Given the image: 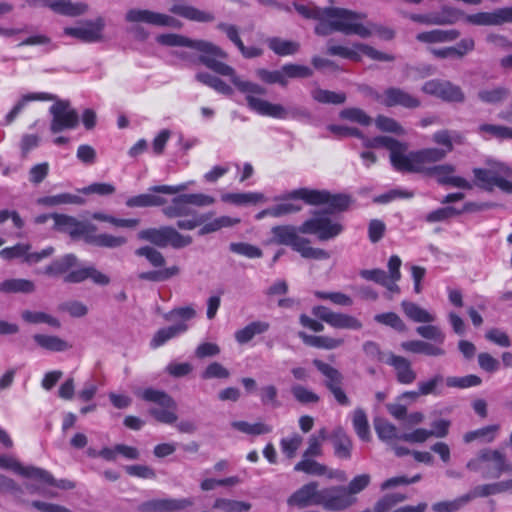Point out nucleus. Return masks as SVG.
<instances>
[{"mask_svg": "<svg viewBox=\"0 0 512 512\" xmlns=\"http://www.w3.org/2000/svg\"><path fill=\"white\" fill-rule=\"evenodd\" d=\"M367 148L385 147L390 151L392 166L400 172L425 173L432 163L438 162L445 157V152L439 148H426L416 152L407 151V145L388 136L374 137L373 140H366Z\"/></svg>", "mask_w": 512, "mask_h": 512, "instance_id": "obj_1", "label": "nucleus"}, {"mask_svg": "<svg viewBox=\"0 0 512 512\" xmlns=\"http://www.w3.org/2000/svg\"><path fill=\"white\" fill-rule=\"evenodd\" d=\"M232 83L239 91L245 94L248 108L261 116H268L281 120L307 118L310 116L309 112L304 108H286L281 104L271 103L260 98L259 96H264L266 94V89L259 84L250 81H243L238 76L233 77Z\"/></svg>", "mask_w": 512, "mask_h": 512, "instance_id": "obj_2", "label": "nucleus"}, {"mask_svg": "<svg viewBox=\"0 0 512 512\" xmlns=\"http://www.w3.org/2000/svg\"><path fill=\"white\" fill-rule=\"evenodd\" d=\"M157 42L166 46L188 47L199 51L202 55H200L197 60L207 68L220 75L229 76L231 78V82L233 81V77L236 76L235 70L221 61V59H225L227 57L226 52L211 42L192 40L188 37L173 33L159 35L157 37Z\"/></svg>", "mask_w": 512, "mask_h": 512, "instance_id": "obj_3", "label": "nucleus"}, {"mask_svg": "<svg viewBox=\"0 0 512 512\" xmlns=\"http://www.w3.org/2000/svg\"><path fill=\"white\" fill-rule=\"evenodd\" d=\"M333 31H338L345 35H358L362 38H367L371 35V31L361 22L359 14L343 8H325L324 19L315 26V33L327 36Z\"/></svg>", "mask_w": 512, "mask_h": 512, "instance_id": "obj_4", "label": "nucleus"}, {"mask_svg": "<svg viewBox=\"0 0 512 512\" xmlns=\"http://www.w3.org/2000/svg\"><path fill=\"white\" fill-rule=\"evenodd\" d=\"M300 233V226H274L271 229V242L278 245L289 246L305 259L327 260L330 258L328 251L310 246V240L300 236Z\"/></svg>", "mask_w": 512, "mask_h": 512, "instance_id": "obj_5", "label": "nucleus"}, {"mask_svg": "<svg viewBox=\"0 0 512 512\" xmlns=\"http://www.w3.org/2000/svg\"><path fill=\"white\" fill-rule=\"evenodd\" d=\"M466 468L481 472L484 479H498L503 473H512V464L507 463L506 456L499 450L482 449L475 458L470 459Z\"/></svg>", "mask_w": 512, "mask_h": 512, "instance_id": "obj_6", "label": "nucleus"}, {"mask_svg": "<svg viewBox=\"0 0 512 512\" xmlns=\"http://www.w3.org/2000/svg\"><path fill=\"white\" fill-rule=\"evenodd\" d=\"M134 394L146 402L155 403L159 406L158 408H151L149 410V414L153 416L158 422L164 424H173L177 421V403L165 391L154 388H146L136 389Z\"/></svg>", "mask_w": 512, "mask_h": 512, "instance_id": "obj_7", "label": "nucleus"}, {"mask_svg": "<svg viewBox=\"0 0 512 512\" xmlns=\"http://www.w3.org/2000/svg\"><path fill=\"white\" fill-rule=\"evenodd\" d=\"M473 174L480 188L491 191L498 187L503 192L512 194V181L508 180L512 178V168L506 164L493 162L488 169H473Z\"/></svg>", "mask_w": 512, "mask_h": 512, "instance_id": "obj_8", "label": "nucleus"}, {"mask_svg": "<svg viewBox=\"0 0 512 512\" xmlns=\"http://www.w3.org/2000/svg\"><path fill=\"white\" fill-rule=\"evenodd\" d=\"M344 230L343 224L327 211H319L300 225L301 234L316 235L319 241H328L339 236Z\"/></svg>", "mask_w": 512, "mask_h": 512, "instance_id": "obj_9", "label": "nucleus"}, {"mask_svg": "<svg viewBox=\"0 0 512 512\" xmlns=\"http://www.w3.org/2000/svg\"><path fill=\"white\" fill-rule=\"evenodd\" d=\"M194 181L184 182L178 185H156L148 189V193L132 196L127 199L126 206L134 207H159L164 206L167 200L157 194L175 195L187 190Z\"/></svg>", "mask_w": 512, "mask_h": 512, "instance_id": "obj_10", "label": "nucleus"}, {"mask_svg": "<svg viewBox=\"0 0 512 512\" xmlns=\"http://www.w3.org/2000/svg\"><path fill=\"white\" fill-rule=\"evenodd\" d=\"M138 238L161 248L170 245L175 249H181L192 243L191 236L183 235L170 226L141 230L138 233Z\"/></svg>", "mask_w": 512, "mask_h": 512, "instance_id": "obj_11", "label": "nucleus"}, {"mask_svg": "<svg viewBox=\"0 0 512 512\" xmlns=\"http://www.w3.org/2000/svg\"><path fill=\"white\" fill-rule=\"evenodd\" d=\"M55 103L50 106L51 115L50 131L52 134H59L65 130H73L79 125V114L71 106L68 100H60L57 97Z\"/></svg>", "mask_w": 512, "mask_h": 512, "instance_id": "obj_12", "label": "nucleus"}, {"mask_svg": "<svg viewBox=\"0 0 512 512\" xmlns=\"http://www.w3.org/2000/svg\"><path fill=\"white\" fill-rule=\"evenodd\" d=\"M292 197L303 198V201L309 205H328L331 211H344L346 210L351 199L343 194H330L327 191H319L308 188H300L297 192L292 194Z\"/></svg>", "mask_w": 512, "mask_h": 512, "instance_id": "obj_13", "label": "nucleus"}, {"mask_svg": "<svg viewBox=\"0 0 512 512\" xmlns=\"http://www.w3.org/2000/svg\"><path fill=\"white\" fill-rule=\"evenodd\" d=\"M327 53L332 56H339L353 61H360L361 53L376 61L389 62L394 60V56L378 51L363 43H355L352 48L342 45H328Z\"/></svg>", "mask_w": 512, "mask_h": 512, "instance_id": "obj_14", "label": "nucleus"}, {"mask_svg": "<svg viewBox=\"0 0 512 512\" xmlns=\"http://www.w3.org/2000/svg\"><path fill=\"white\" fill-rule=\"evenodd\" d=\"M105 20L98 17L95 20L79 22L76 26L65 27L63 34L83 43H96L103 40Z\"/></svg>", "mask_w": 512, "mask_h": 512, "instance_id": "obj_15", "label": "nucleus"}, {"mask_svg": "<svg viewBox=\"0 0 512 512\" xmlns=\"http://www.w3.org/2000/svg\"><path fill=\"white\" fill-rule=\"evenodd\" d=\"M311 312L313 316L335 329L360 330L363 326L362 322L356 317L335 312L324 305L314 306Z\"/></svg>", "mask_w": 512, "mask_h": 512, "instance_id": "obj_16", "label": "nucleus"}, {"mask_svg": "<svg viewBox=\"0 0 512 512\" xmlns=\"http://www.w3.org/2000/svg\"><path fill=\"white\" fill-rule=\"evenodd\" d=\"M54 253V248L49 246L39 252H32L31 245L26 243H17L12 247H6L0 251V258L4 260L21 259L28 265H34L50 257Z\"/></svg>", "mask_w": 512, "mask_h": 512, "instance_id": "obj_17", "label": "nucleus"}, {"mask_svg": "<svg viewBox=\"0 0 512 512\" xmlns=\"http://www.w3.org/2000/svg\"><path fill=\"white\" fill-rule=\"evenodd\" d=\"M356 498L344 486H331L321 489L320 506L329 511H342L351 507Z\"/></svg>", "mask_w": 512, "mask_h": 512, "instance_id": "obj_18", "label": "nucleus"}, {"mask_svg": "<svg viewBox=\"0 0 512 512\" xmlns=\"http://www.w3.org/2000/svg\"><path fill=\"white\" fill-rule=\"evenodd\" d=\"M422 91L446 102L462 103L465 100L461 87L446 80H429L422 86Z\"/></svg>", "mask_w": 512, "mask_h": 512, "instance_id": "obj_19", "label": "nucleus"}, {"mask_svg": "<svg viewBox=\"0 0 512 512\" xmlns=\"http://www.w3.org/2000/svg\"><path fill=\"white\" fill-rule=\"evenodd\" d=\"M368 90L371 96L387 107L402 106L404 108L414 109L420 106L418 98L400 88L390 87L386 89L383 94H379L370 88Z\"/></svg>", "mask_w": 512, "mask_h": 512, "instance_id": "obj_20", "label": "nucleus"}, {"mask_svg": "<svg viewBox=\"0 0 512 512\" xmlns=\"http://www.w3.org/2000/svg\"><path fill=\"white\" fill-rule=\"evenodd\" d=\"M131 23H146L154 26L180 28L179 20L167 14L154 12L147 9H130L125 16Z\"/></svg>", "mask_w": 512, "mask_h": 512, "instance_id": "obj_21", "label": "nucleus"}, {"mask_svg": "<svg viewBox=\"0 0 512 512\" xmlns=\"http://www.w3.org/2000/svg\"><path fill=\"white\" fill-rule=\"evenodd\" d=\"M465 21L477 26H499L512 22V6L499 8L493 12H478L465 16Z\"/></svg>", "mask_w": 512, "mask_h": 512, "instance_id": "obj_22", "label": "nucleus"}, {"mask_svg": "<svg viewBox=\"0 0 512 512\" xmlns=\"http://www.w3.org/2000/svg\"><path fill=\"white\" fill-rule=\"evenodd\" d=\"M55 227L63 232L69 233L72 237L82 236L86 239L89 233L96 231V226L90 223L78 221L76 218L64 214H52Z\"/></svg>", "mask_w": 512, "mask_h": 512, "instance_id": "obj_23", "label": "nucleus"}, {"mask_svg": "<svg viewBox=\"0 0 512 512\" xmlns=\"http://www.w3.org/2000/svg\"><path fill=\"white\" fill-rule=\"evenodd\" d=\"M455 167L450 164L432 166L427 175L434 176L440 185H450L455 188L472 189V184L463 177L455 176Z\"/></svg>", "mask_w": 512, "mask_h": 512, "instance_id": "obj_24", "label": "nucleus"}, {"mask_svg": "<svg viewBox=\"0 0 512 512\" xmlns=\"http://www.w3.org/2000/svg\"><path fill=\"white\" fill-rule=\"evenodd\" d=\"M321 490L318 489V483L315 481L309 482L298 490H296L287 500L290 506L304 508L310 505H320Z\"/></svg>", "mask_w": 512, "mask_h": 512, "instance_id": "obj_25", "label": "nucleus"}, {"mask_svg": "<svg viewBox=\"0 0 512 512\" xmlns=\"http://www.w3.org/2000/svg\"><path fill=\"white\" fill-rule=\"evenodd\" d=\"M294 470L303 472L313 476H326L329 479L344 480L346 478L345 472L341 470H331L324 464H321L312 458H302L295 466Z\"/></svg>", "mask_w": 512, "mask_h": 512, "instance_id": "obj_26", "label": "nucleus"}, {"mask_svg": "<svg viewBox=\"0 0 512 512\" xmlns=\"http://www.w3.org/2000/svg\"><path fill=\"white\" fill-rule=\"evenodd\" d=\"M190 498L181 499H154L143 504V510L146 512H177L193 505Z\"/></svg>", "mask_w": 512, "mask_h": 512, "instance_id": "obj_27", "label": "nucleus"}, {"mask_svg": "<svg viewBox=\"0 0 512 512\" xmlns=\"http://www.w3.org/2000/svg\"><path fill=\"white\" fill-rule=\"evenodd\" d=\"M86 279H91L95 284L102 286L110 283V278L106 274L97 270L94 266L79 267L70 271L64 277V281L67 283H80Z\"/></svg>", "mask_w": 512, "mask_h": 512, "instance_id": "obj_28", "label": "nucleus"}, {"mask_svg": "<svg viewBox=\"0 0 512 512\" xmlns=\"http://www.w3.org/2000/svg\"><path fill=\"white\" fill-rule=\"evenodd\" d=\"M385 361L394 368L399 383L409 385L416 380L417 374L407 358L391 353Z\"/></svg>", "mask_w": 512, "mask_h": 512, "instance_id": "obj_29", "label": "nucleus"}, {"mask_svg": "<svg viewBox=\"0 0 512 512\" xmlns=\"http://www.w3.org/2000/svg\"><path fill=\"white\" fill-rule=\"evenodd\" d=\"M170 12L181 16L185 19L195 22H211L214 20V15L210 12L199 10L183 1L177 0L170 7Z\"/></svg>", "mask_w": 512, "mask_h": 512, "instance_id": "obj_30", "label": "nucleus"}, {"mask_svg": "<svg viewBox=\"0 0 512 512\" xmlns=\"http://www.w3.org/2000/svg\"><path fill=\"white\" fill-rule=\"evenodd\" d=\"M298 190L299 189L290 191L277 198V200H281L282 202L272 206V217L279 218L282 216L297 213L302 210L303 206L299 201H303V198L292 197V194L297 192Z\"/></svg>", "mask_w": 512, "mask_h": 512, "instance_id": "obj_31", "label": "nucleus"}, {"mask_svg": "<svg viewBox=\"0 0 512 512\" xmlns=\"http://www.w3.org/2000/svg\"><path fill=\"white\" fill-rule=\"evenodd\" d=\"M460 36L457 29H433L420 32L416 35V40L426 44L448 43L455 41Z\"/></svg>", "mask_w": 512, "mask_h": 512, "instance_id": "obj_32", "label": "nucleus"}, {"mask_svg": "<svg viewBox=\"0 0 512 512\" xmlns=\"http://www.w3.org/2000/svg\"><path fill=\"white\" fill-rule=\"evenodd\" d=\"M187 329L188 325L185 322H180L175 325L161 328L153 335L150 341V347L157 349L163 346L169 340L185 333Z\"/></svg>", "mask_w": 512, "mask_h": 512, "instance_id": "obj_33", "label": "nucleus"}, {"mask_svg": "<svg viewBox=\"0 0 512 512\" xmlns=\"http://www.w3.org/2000/svg\"><path fill=\"white\" fill-rule=\"evenodd\" d=\"M189 205L187 194H180L174 197L169 205L163 207L162 213L167 218L187 217L195 214Z\"/></svg>", "mask_w": 512, "mask_h": 512, "instance_id": "obj_34", "label": "nucleus"}, {"mask_svg": "<svg viewBox=\"0 0 512 512\" xmlns=\"http://www.w3.org/2000/svg\"><path fill=\"white\" fill-rule=\"evenodd\" d=\"M48 8L61 15L76 17L86 13L88 5L73 3L71 0H48Z\"/></svg>", "mask_w": 512, "mask_h": 512, "instance_id": "obj_35", "label": "nucleus"}, {"mask_svg": "<svg viewBox=\"0 0 512 512\" xmlns=\"http://www.w3.org/2000/svg\"><path fill=\"white\" fill-rule=\"evenodd\" d=\"M402 348L408 352L424 354L426 356H444L446 351L443 347L422 340H411L401 344Z\"/></svg>", "mask_w": 512, "mask_h": 512, "instance_id": "obj_36", "label": "nucleus"}, {"mask_svg": "<svg viewBox=\"0 0 512 512\" xmlns=\"http://www.w3.org/2000/svg\"><path fill=\"white\" fill-rule=\"evenodd\" d=\"M299 337L306 345L319 349L333 350L344 344L343 339L333 338L326 335L317 336L309 335L305 332H299Z\"/></svg>", "mask_w": 512, "mask_h": 512, "instance_id": "obj_37", "label": "nucleus"}, {"mask_svg": "<svg viewBox=\"0 0 512 512\" xmlns=\"http://www.w3.org/2000/svg\"><path fill=\"white\" fill-rule=\"evenodd\" d=\"M332 443L335 455L340 459H350L352 441L343 428L338 427L332 433Z\"/></svg>", "mask_w": 512, "mask_h": 512, "instance_id": "obj_38", "label": "nucleus"}, {"mask_svg": "<svg viewBox=\"0 0 512 512\" xmlns=\"http://www.w3.org/2000/svg\"><path fill=\"white\" fill-rule=\"evenodd\" d=\"M0 468L13 470L15 473L30 479H33V476H47L39 467L23 466L15 459L6 456H0Z\"/></svg>", "mask_w": 512, "mask_h": 512, "instance_id": "obj_39", "label": "nucleus"}, {"mask_svg": "<svg viewBox=\"0 0 512 512\" xmlns=\"http://www.w3.org/2000/svg\"><path fill=\"white\" fill-rule=\"evenodd\" d=\"M56 98L55 95L45 92L40 93H29L24 95L18 103L11 109V111L6 115L5 123L11 124L14 119L19 115V113L24 109L26 104L30 101H51Z\"/></svg>", "mask_w": 512, "mask_h": 512, "instance_id": "obj_40", "label": "nucleus"}, {"mask_svg": "<svg viewBox=\"0 0 512 512\" xmlns=\"http://www.w3.org/2000/svg\"><path fill=\"white\" fill-rule=\"evenodd\" d=\"M56 98L55 95L45 92L40 93H29L24 95L18 103L11 109V111L6 115L5 123L11 124L14 119L19 115V113L24 109L26 104L30 101H51Z\"/></svg>", "mask_w": 512, "mask_h": 512, "instance_id": "obj_41", "label": "nucleus"}, {"mask_svg": "<svg viewBox=\"0 0 512 512\" xmlns=\"http://www.w3.org/2000/svg\"><path fill=\"white\" fill-rule=\"evenodd\" d=\"M78 259L74 254H66L61 258L52 261L44 268L42 273L49 276H59L67 273L71 268L77 266Z\"/></svg>", "mask_w": 512, "mask_h": 512, "instance_id": "obj_42", "label": "nucleus"}, {"mask_svg": "<svg viewBox=\"0 0 512 512\" xmlns=\"http://www.w3.org/2000/svg\"><path fill=\"white\" fill-rule=\"evenodd\" d=\"M270 324L266 321H253L246 325L244 328L235 332V339L239 344L248 343L256 335L267 332Z\"/></svg>", "mask_w": 512, "mask_h": 512, "instance_id": "obj_43", "label": "nucleus"}, {"mask_svg": "<svg viewBox=\"0 0 512 512\" xmlns=\"http://www.w3.org/2000/svg\"><path fill=\"white\" fill-rule=\"evenodd\" d=\"M351 420L356 435L362 441H369L371 437L370 426L364 409L361 407L355 408L351 413Z\"/></svg>", "mask_w": 512, "mask_h": 512, "instance_id": "obj_44", "label": "nucleus"}, {"mask_svg": "<svg viewBox=\"0 0 512 512\" xmlns=\"http://www.w3.org/2000/svg\"><path fill=\"white\" fill-rule=\"evenodd\" d=\"M221 200L237 206L256 204L265 201V196L259 192L225 193Z\"/></svg>", "mask_w": 512, "mask_h": 512, "instance_id": "obj_45", "label": "nucleus"}, {"mask_svg": "<svg viewBox=\"0 0 512 512\" xmlns=\"http://www.w3.org/2000/svg\"><path fill=\"white\" fill-rule=\"evenodd\" d=\"M509 95V89L504 86L484 88L481 89L477 94L478 99L481 102L491 105H496L504 102L509 97Z\"/></svg>", "mask_w": 512, "mask_h": 512, "instance_id": "obj_46", "label": "nucleus"}, {"mask_svg": "<svg viewBox=\"0 0 512 512\" xmlns=\"http://www.w3.org/2000/svg\"><path fill=\"white\" fill-rule=\"evenodd\" d=\"M402 309L406 316L417 323H432L436 320L435 314L421 308L413 302L403 301Z\"/></svg>", "mask_w": 512, "mask_h": 512, "instance_id": "obj_47", "label": "nucleus"}, {"mask_svg": "<svg viewBox=\"0 0 512 512\" xmlns=\"http://www.w3.org/2000/svg\"><path fill=\"white\" fill-rule=\"evenodd\" d=\"M313 364L326 377L325 386L328 390L342 386L343 376L339 370L319 359L313 360Z\"/></svg>", "mask_w": 512, "mask_h": 512, "instance_id": "obj_48", "label": "nucleus"}, {"mask_svg": "<svg viewBox=\"0 0 512 512\" xmlns=\"http://www.w3.org/2000/svg\"><path fill=\"white\" fill-rule=\"evenodd\" d=\"M499 430L500 425L498 424L488 425L480 429L467 432L463 439L465 443H471L475 440L490 443L497 437Z\"/></svg>", "mask_w": 512, "mask_h": 512, "instance_id": "obj_49", "label": "nucleus"}, {"mask_svg": "<svg viewBox=\"0 0 512 512\" xmlns=\"http://www.w3.org/2000/svg\"><path fill=\"white\" fill-rule=\"evenodd\" d=\"M465 16L464 11L447 5L443 6L440 11L435 12L437 26L453 25L461 19L465 20Z\"/></svg>", "mask_w": 512, "mask_h": 512, "instance_id": "obj_50", "label": "nucleus"}, {"mask_svg": "<svg viewBox=\"0 0 512 512\" xmlns=\"http://www.w3.org/2000/svg\"><path fill=\"white\" fill-rule=\"evenodd\" d=\"M469 502H471V497L467 492L452 500H444L434 503L432 505V510L434 512H457L464 508Z\"/></svg>", "mask_w": 512, "mask_h": 512, "instance_id": "obj_51", "label": "nucleus"}, {"mask_svg": "<svg viewBox=\"0 0 512 512\" xmlns=\"http://www.w3.org/2000/svg\"><path fill=\"white\" fill-rule=\"evenodd\" d=\"M35 285L28 279H7L0 283V292L4 293H32Z\"/></svg>", "mask_w": 512, "mask_h": 512, "instance_id": "obj_52", "label": "nucleus"}, {"mask_svg": "<svg viewBox=\"0 0 512 512\" xmlns=\"http://www.w3.org/2000/svg\"><path fill=\"white\" fill-rule=\"evenodd\" d=\"M269 48L279 56L293 55L299 50V43L284 40L278 37L269 38L267 40Z\"/></svg>", "mask_w": 512, "mask_h": 512, "instance_id": "obj_53", "label": "nucleus"}, {"mask_svg": "<svg viewBox=\"0 0 512 512\" xmlns=\"http://www.w3.org/2000/svg\"><path fill=\"white\" fill-rule=\"evenodd\" d=\"M86 242L94 244L99 247L116 248L126 243L124 237L113 236L110 234H98L89 233L86 236Z\"/></svg>", "mask_w": 512, "mask_h": 512, "instance_id": "obj_54", "label": "nucleus"}, {"mask_svg": "<svg viewBox=\"0 0 512 512\" xmlns=\"http://www.w3.org/2000/svg\"><path fill=\"white\" fill-rule=\"evenodd\" d=\"M179 273L180 268L176 265H173L164 269L142 272L138 275V278L151 282H163L177 276Z\"/></svg>", "mask_w": 512, "mask_h": 512, "instance_id": "obj_55", "label": "nucleus"}, {"mask_svg": "<svg viewBox=\"0 0 512 512\" xmlns=\"http://www.w3.org/2000/svg\"><path fill=\"white\" fill-rule=\"evenodd\" d=\"M33 339L39 346L50 351L61 352L70 347L66 341L57 336L35 334Z\"/></svg>", "mask_w": 512, "mask_h": 512, "instance_id": "obj_56", "label": "nucleus"}, {"mask_svg": "<svg viewBox=\"0 0 512 512\" xmlns=\"http://www.w3.org/2000/svg\"><path fill=\"white\" fill-rule=\"evenodd\" d=\"M374 427L379 439L385 442L399 439L401 435L398 434V430L394 424L382 418H376L374 420Z\"/></svg>", "mask_w": 512, "mask_h": 512, "instance_id": "obj_57", "label": "nucleus"}, {"mask_svg": "<svg viewBox=\"0 0 512 512\" xmlns=\"http://www.w3.org/2000/svg\"><path fill=\"white\" fill-rule=\"evenodd\" d=\"M85 200L77 195L62 193L53 196H45L38 199V203L46 206H56L61 204H84Z\"/></svg>", "mask_w": 512, "mask_h": 512, "instance_id": "obj_58", "label": "nucleus"}, {"mask_svg": "<svg viewBox=\"0 0 512 512\" xmlns=\"http://www.w3.org/2000/svg\"><path fill=\"white\" fill-rule=\"evenodd\" d=\"M478 132L483 137L488 135L499 140L512 139V128L503 125L481 124Z\"/></svg>", "mask_w": 512, "mask_h": 512, "instance_id": "obj_59", "label": "nucleus"}, {"mask_svg": "<svg viewBox=\"0 0 512 512\" xmlns=\"http://www.w3.org/2000/svg\"><path fill=\"white\" fill-rule=\"evenodd\" d=\"M312 98L322 104H342L346 100L345 93L315 88L311 91Z\"/></svg>", "mask_w": 512, "mask_h": 512, "instance_id": "obj_60", "label": "nucleus"}, {"mask_svg": "<svg viewBox=\"0 0 512 512\" xmlns=\"http://www.w3.org/2000/svg\"><path fill=\"white\" fill-rule=\"evenodd\" d=\"M240 222V219L238 218H231L229 216H221L218 217L208 223H205L200 230L198 231V234L203 236L209 233L216 232L222 228L225 227H231Z\"/></svg>", "mask_w": 512, "mask_h": 512, "instance_id": "obj_61", "label": "nucleus"}, {"mask_svg": "<svg viewBox=\"0 0 512 512\" xmlns=\"http://www.w3.org/2000/svg\"><path fill=\"white\" fill-rule=\"evenodd\" d=\"M231 426L236 430L249 435L268 434L272 431L271 426L262 422L251 424L246 421H234L231 423Z\"/></svg>", "mask_w": 512, "mask_h": 512, "instance_id": "obj_62", "label": "nucleus"}, {"mask_svg": "<svg viewBox=\"0 0 512 512\" xmlns=\"http://www.w3.org/2000/svg\"><path fill=\"white\" fill-rule=\"evenodd\" d=\"M291 393L293 398L302 405L315 404L320 400L315 392L300 384L293 385Z\"/></svg>", "mask_w": 512, "mask_h": 512, "instance_id": "obj_63", "label": "nucleus"}, {"mask_svg": "<svg viewBox=\"0 0 512 512\" xmlns=\"http://www.w3.org/2000/svg\"><path fill=\"white\" fill-rule=\"evenodd\" d=\"M303 443V437L297 433L282 438L280 440V448L282 453L289 459L296 456V453Z\"/></svg>", "mask_w": 512, "mask_h": 512, "instance_id": "obj_64", "label": "nucleus"}]
</instances>
